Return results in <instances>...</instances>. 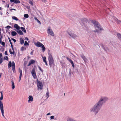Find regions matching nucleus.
<instances>
[{"label": "nucleus", "instance_id": "nucleus-1", "mask_svg": "<svg viewBox=\"0 0 121 121\" xmlns=\"http://www.w3.org/2000/svg\"><path fill=\"white\" fill-rule=\"evenodd\" d=\"M101 107L97 103L90 109V112L94 113L96 115L99 112Z\"/></svg>", "mask_w": 121, "mask_h": 121}, {"label": "nucleus", "instance_id": "nucleus-2", "mask_svg": "<svg viewBox=\"0 0 121 121\" xmlns=\"http://www.w3.org/2000/svg\"><path fill=\"white\" fill-rule=\"evenodd\" d=\"M108 99V97L106 96H101L100 98L97 103L102 107L103 104L105 103Z\"/></svg>", "mask_w": 121, "mask_h": 121}, {"label": "nucleus", "instance_id": "nucleus-3", "mask_svg": "<svg viewBox=\"0 0 121 121\" xmlns=\"http://www.w3.org/2000/svg\"><path fill=\"white\" fill-rule=\"evenodd\" d=\"M94 26L96 29L95 32H98L99 30H103L101 26L98 22L94 21L93 22Z\"/></svg>", "mask_w": 121, "mask_h": 121}, {"label": "nucleus", "instance_id": "nucleus-4", "mask_svg": "<svg viewBox=\"0 0 121 121\" xmlns=\"http://www.w3.org/2000/svg\"><path fill=\"white\" fill-rule=\"evenodd\" d=\"M48 60L50 66H52L54 63V60L52 56L50 54H49Z\"/></svg>", "mask_w": 121, "mask_h": 121}, {"label": "nucleus", "instance_id": "nucleus-5", "mask_svg": "<svg viewBox=\"0 0 121 121\" xmlns=\"http://www.w3.org/2000/svg\"><path fill=\"white\" fill-rule=\"evenodd\" d=\"M37 84L38 88L39 89L42 90L43 88V85L42 82L38 80L37 81Z\"/></svg>", "mask_w": 121, "mask_h": 121}, {"label": "nucleus", "instance_id": "nucleus-6", "mask_svg": "<svg viewBox=\"0 0 121 121\" xmlns=\"http://www.w3.org/2000/svg\"><path fill=\"white\" fill-rule=\"evenodd\" d=\"M68 34L69 35V37L70 38L75 39L78 37V36L73 32H69Z\"/></svg>", "mask_w": 121, "mask_h": 121}, {"label": "nucleus", "instance_id": "nucleus-7", "mask_svg": "<svg viewBox=\"0 0 121 121\" xmlns=\"http://www.w3.org/2000/svg\"><path fill=\"white\" fill-rule=\"evenodd\" d=\"M47 33L52 36L54 35V34L50 27H49L47 30Z\"/></svg>", "mask_w": 121, "mask_h": 121}, {"label": "nucleus", "instance_id": "nucleus-8", "mask_svg": "<svg viewBox=\"0 0 121 121\" xmlns=\"http://www.w3.org/2000/svg\"><path fill=\"white\" fill-rule=\"evenodd\" d=\"M31 73L33 78L35 79H36L37 78V76L35 69L34 68L32 69V71L31 72Z\"/></svg>", "mask_w": 121, "mask_h": 121}, {"label": "nucleus", "instance_id": "nucleus-9", "mask_svg": "<svg viewBox=\"0 0 121 121\" xmlns=\"http://www.w3.org/2000/svg\"><path fill=\"white\" fill-rule=\"evenodd\" d=\"M34 44L37 47H41L43 45V44L39 42L37 43H35Z\"/></svg>", "mask_w": 121, "mask_h": 121}, {"label": "nucleus", "instance_id": "nucleus-10", "mask_svg": "<svg viewBox=\"0 0 121 121\" xmlns=\"http://www.w3.org/2000/svg\"><path fill=\"white\" fill-rule=\"evenodd\" d=\"M0 108L1 111H4V107L2 101H0Z\"/></svg>", "mask_w": 121, "mask_h": 121}, {"label": "nucleus", "instance_id": "nucleus-11", "mask_svg": "<svg viewBox=\"0 0 121 121\" xmlns=\"http://www.w3.org/2000/svg\"><path fill=\"white\" fill-rule=\"evenodd\" d=\"M11 3L13 2L15 4L19 3L20 1L19 0H10Z\"/></svg>", "mask_w": 121, "mask_h": 121}, {"label": "nucleus", "instance_id": "nucleus-12", "mask_svg": "<svg viewBox=\"0 0 121 121\" xmlns=\"http://www.w3.org/2000/svg\"><path fill=\"white\" fill-rule=\"evenodd\" d=\"M28 98L29 99L28 100V102H32L33 101V99L32 96L30 95H29L28 97Z\"/></svg>", "mask_w": 121, "mask_h": 121}, {"label": "nucleus", "instance_id": "nucleus-13", "mask_svg": "<svg viewBox=\"0 0 121 121\" xmlns=\"http://www.w3.org/2000/svg\"><path fill=\"white\" fill-rule=\"evenodd\" d=\"M12 70L14 72L15 70V64L14 62L13 61L12 62Z\"/></svg>", "mask_w": 121, "mask_h": 121}, {"label": "nucleus", "instance_id": "nucleus-14", "mask_svg": "<svg viewBox=\"0 0 121 121\" xmlns=\"http://www.w3.org/2000/svg\"><path fill=\"white\" fill-rule=\"evenodd\" d=\"M19 72L20 73L19 77V81H20L21 80L22 76V70L20 69H19Z\"/></svg>", "mask_w": 121, "mask_h": 121}, {"label": "nucleus", "instance_id": "nucleus-15", "mask_svg": "<svg viewBox=\"0 0 121 121\" xmlns=\"http://www.w3.org/2000/svg\"><path fill=\"white\" fill-rule=\"evenodd\" d=\"M14 27L15 28H16L17 30H19L20 28L19 26L17 24H14Z\"/></svg>", "mask_w": 121, "mask_h": 121}, {"label": "nucleus", "instance_id": "nucleus-16", "mask_svg": "<svg viewBox=\"0 0 121 121\" xmlns=\"http://www.w3.org/2000/svg\"><path fill=\"white\" fill-rule=\"evenodd\" d=\"M35 62V61L34 60H32L30 61L29 62V64L28 66H29L31 64H32Z\"/></svg>", "mask_w": 121, "mask_h": 121}, {"label": "nucleus", "instance_id": "nucleus-17", "mask_svg": "<svg viewBox=\"0 0 121 121\" xmlns=\"http://www.w3.org/2000/svg\"><path fill=\"white\" fill-rule=\"evenodd\" d=\"M42 57L43 58V61L45 63L46 65H47L48 64L47 62L46 61V57L45 56L43 57V56H42Z\"/></svg>", "mask_w": 121, "mask_h": 121}, {"label": "nucleus", "instance_id": "nucleus-18", "mask_svg": "<svg viewBox=\"0 0 121 121\" xmlns=\"http://www.w3.org/2000/svg\"><path fill=\"white\" fill-rule=\"evenodd\" d=\"M24 42V39L22 38H20V42L21 44H23Z\"/></svg>", "mask_w": 121, "mask_h": 121}, {"label": "nucleus", "instance_id": "nucleus-19", "mask_svg": "<svg viewBox=\"0 0 121 121\" xmlns=\"http://www.w3.org/2000/svg\"><path fill=\"white\" fill-rule=\"evenodd\" d=\"M81 56L85 62H86L87 61V59L84 55H82Z\"/></svg>", "mask_w": 121, "mask_h": 121}, {"label": "nucleus", "instance_id": "nucleus-20", "mask_svg": "<svg viewBox=\"0 0 121 121\" xmlns=\"http://www.w3.org/2000/svg\"><path fill=\"white\" fill-rule=\"evenodd\" d=\"M114 19L117 23L119 24H121V21L118 20L115 17H114Z\"/></svg>", "mask_w": 121, "mask_h": 121}, {"label": "nucleus", "instance_id": "nucleus-21", "mask_svg": "<svg viewBox=\"0 0 121 121\" xmlns=\"http://www.w3.org/2000/svg\"><path fill=\"white\" fill-rule=\"evenodd\" d=\"M11 34L13 36H15L17 34V33L15 31H13L11 32Z\"/></svg>", "mask_w": 121, "mask_h": 121}, {"label": "nucleus", "instance_id": "nucleus-22", "mask_svg": "<svg viewBox=\"0 0 121 121\" xmlns=\"http://www.w3.org/2000/svg\"><path fill=\"white\" fill-rule=\"evenodd\" d=\"M12 18L13 19L17 21L18 20V19L17 18V17L15 16H13L12 17Z\"/></svg>", "mask_w": 121, "mask_h": 121}, {"label": "nucleus", "instance_id": "nucleus-23", "mask_svg": "<svg viewBox=\"0 0 121 121\" xmlns=\"http://www.w3.org/2000/svg\"><path fill=\"white\" fill-rule=\"evenodd\" d=\"M12 82V89H14L15 88V85L14 84V83L13 81L12 80L11 81Z\"/></svg>", "mask_w": 121, "mask_h": 121}, {"label": "nucleus", "instance_id": "nucleus-24", "mask_svg": "<svg viewBox=\"0 0 121 121\" xmlns=\"http://www.w3.org/2000/svg\"><path fill=\"white\" fill-rule=\"evenodd\" d=\"M12 63L11 61H10L8 64V66L9 68H10L12 66Z\"/></svg>", "mask_w": 121, "mask_h": 121}, {"label": "nucleus", "instance_id": "nucleus-25", "mask_svg": "<svg viewBox=\"0 0 121 121\" xmlns=\"http://www.w3.org/2000/svg\"><path fill=\"white\" fill-rule=\"evenodd\" d=\"M20 28L24 32V33H26V30L24 28L22 27H21Z\"/></svg>", "mask_w": 121, "mask_h": 121}, {"label": "nucleus", "instance_id": "nucleus-26", "mask_svg": "<svg viewBox=\"0 0 121 121\" xmlns=\"http://www.w3.org/2000/svg\"><path fill=\"white\" fill-rule=\"evenodd\" d=\"M17 32L19 34L21 35H23V33L22 32L21 30H19L17 31Z\"/></svg>", "mask_w": 121, "mask_h": 121}, {"label": "nucleus", "instance_id": "nucleus-27", "mask_svg": "<svg viewBox=\"0 0 121 121\" xmlns=\"http://www.w3.org/2000/svg\"><path fill=\"white\" fill-rule=\"evenodd\" d=\"M41 48L43 52H44L45 50V48L44 45H43L42 46Z\"/></svg>", "mask_w": 121, "mask_h": 121}, {"label": "nucleus", "instance_id": "nucleus-28", "mask_svg": "<svg viewBox=\"0 0 121 121\" xmlns=\"http://www.w3.org/2000/svg\"><path fill=\"white\" fill-rule=\"evenodd\" d=\"M117 35L118 39H121V35L120 34H118Z\"/></svg>", "mask_w": 121, "mask_h": 121}, {"label": "nucleus", "instance_id": "nucleus-29", "mask_svg": "<svg viewBox=\"0 0 121 121\" xmlns=\"http://www.w3.org/2000/svg\"><path fill=\"white\" fill-rule=\"evenodd\" d=\"M73 119L71 118H69L67 119V121H73Z\"/></svg>", "mask_w": 121, "mask_h": 121}, {"label": "nucleus", "instance_id": "nucleus-30", "mask_svg": "<svg viewBox=\"0 0 121 121\" xmlns=\"http://www.w3.org/2000/svg\"><path fill=\"white\" fill-rule=\"evenodd\" d=\"M49 96V93L47 91L46 94V97L48 98Z\"/></svg>", "mask_w": 121, "mask_h": 121}, {"label": "nucleus", "instance_id": "nucleus-31", "mask_svg": "<svg viewBox=\"0 0 121 121\" xmlns=\"http://www.w3.org/2000/svg\"><path fill=\"white\" fill-rule=\"evenodd\" d=\"M24 17L26 18H27L29 17V15L27 14H25L24 15Z\"/></svg>", "mask_w": 121, "mask_h": 121}, {"label": "nucleus", "instance_id": "nucleus-32", "mask_svg": "<svg viewBox=\"0 0 121 121\" xmlns=\"http://www.w3.org/2000/svg\"><path fill=\"white\" fill-rule=\"evenodd\" d=\"M34 19H35V20H36V21H37L39 23H40V24H41V23H40V21H39V20L38 19H37V18L36 17H35L34 18Z\"/></svg>", "mask_w": 121, "mask_h": 121}, {"label": "nucleus", "instance_id": "nucleus-33", "mask_svg": "<svg viewBox=\"0 0 121 121\" xmlns=\"http://www.w3.org/2000/svg\"><path fill=\"white\" fill-rule=\"evenodd\" d=\"M29 44L27 43V42L26 41H25V42L24 44V45L26 46L27 45H29Z\"/></svg>", "mask_w": 121, "mask_h": 121}, {"label": "nucleus", "instance_id": "nucleus-34", "mask_svg": "<svg viewBox=\"0 0 121 121\" xmlns=\"http://www.w3.org/2000/svg\"><path fill=\"white\" fill-rule=\"evenodd\" d=\"M70 62L72 64V67H74V63L73 62V61H72Z\"/></svg>", "mask_w": 121, "mask_h": 121}, {"label": "nucleus", "instance_id": "nucleus-35", "mask_svg": "<svg viewBox=\"0 0 121 121\" xmlns=\"http://www.w3.org/2000/svg\"><path fill=\"white\" fill-rule=\"evenodd\" d=\"M9 42H10V43L11 44V45L12 48H13V45L12 44L11 41V40H10V38H9Z\"/></svg>", "mask_w": 121, "mask_h": 121}, {"label": "nucleus", "instance_id": "nucleus-36", "mask_svg": "<svg viewBox=\"0 0 121 121\" xmlns=\"http://www.w3.org/2000/svg\"><path fill=\"white\" fill-rule=\"evenodd\" d=\"M29 3L31 4L32 5H33V4L32 2L30 0L29 2Z\"/></svg>", "mask_w": 121, "mask_h": 121}, {"label": "nucleus", "instance_id": "nucleus-37", "mask_svg": "<svg viewBox=\"0 0 121 121\" xmlns=\"http://www.w3.org/2000/svg\"><path fill=\"white\" fill-rule=\"evenodd\" d=\"M26 49V48L23 47H21V50L22 51H23L25 50Z\"/></svg>", "mask_w": 121, "mask_h": 121}, {"label": "nucleus", "instance_id": "nucleus-38", "mask_svg": "<svg viewBox=\"0 0 121 121\" xmlns=\"http://www.w3.org/2000/svg\"><path fill=\"white\" fill-rule=\"evenodd\" d=\"M0 44H1L2 45L4 46L5 45V43L4 42H1V43Z\"/></svg>", "mask_w": 121, "mask_h": 121}, {"label": "nucleus", "instance_id": "nucleus-39", "mask_svg": "<svg viewBox=\"0 0 121 121\" xmlns=\"http://www.w3.org/2000/svg\"><path fill=\"white\" fill-rule=\"evenodd\" d=\"M68 60V61H69L70 62H71L72 61L69 58L67 57L66 58Z\"/></svg>", "mask_w": 121, "mask_h": 121}, {"label": "nucleus", "instance_id": "nucleus-40", "mask_svg": "<svg viewBox=\"0 0 121 121\" xmlns=\"http://www.w3.org/2000/svg\"><path fill=\"white\" fill-rule=\"evenodd\" d=\"M3 61V59L2 58H0V64L2 63Z\"/></svg>", "mask_w": 121, "mask_h": 121}, {"label": "nucleus", "instance_id": "nucleus-41", "mask_svg": "<svg viewBox=\"0 0 121 121\" xmlns=\"http://www.w3.org/2000/svg\"><path fill=\"white\" fill-rule=\"evenodd\" d=\"M54 117L53 116H52L50 117V120L53 119H54Z\"/></svg>", "mask_w": 121, "mask_h": 121}, {"label": "nucleus", "instance_id": "nucleus-42", "mask_svg": "<svg viewBox=\"0 0 121 121\" xmlns=\"http://www.w3.org/2000/svg\"><path fill=\"white\" fill-rule=\"evenodd\" d=\"M8 58L7 56H5L4 57V59L5 60H8Z\"/></svg>", "mask_w": 121, "mask_h": 121}, {"label": "nucleus", "instance_id": "nucleus-43", "mask_svg": "<svg viewBox=\"0 0 121 121\" xmlns=\"http://www.w3.org/2000/svg\"><path fill=\"white\" fill-rule=\"evenodd\" d=\"M9 52L11 54H13V52L11 51V50L10 49H9Z\"/></svg>", "mask_w": 121, "mask_h": 121}, {"label": "nucleus", "instance_id": "nucleus-44", "mask_svg": "<svg viewBox=\"0 0 121 121\" xmlns=\"http://www.w3.org/2000/svg\"><path fill=\"white\" fill-rule=\"evenodd\" d=\"M6 28L7 29H9L11 28V27L9 26H7L6 27Z\"/></svg>", "mask_w": 121, "mask_h": 121}, {"label": "nucleus", "instance_id": "nucleus-45", "mask_svg": "<svg viewBox=\"0 0 121 121\" xmlns=\"http://www.w3.org/2000/svg\"><path fill=\"white\" fill-rule=\"evenodd\" d=\"M1 111V113H2V115L4 117H5L4 115V111Z\"/></svg>", "mask_w": 121, "mask_h": 121}, {"label": "nucleus", "instance_id": "nucleus-46", "mask_svg": "<svg viewBox=\"0 0 121 121\" xmlns=\"http://www.w3.org/2000/svg\"><path fill=\"white\" fill-rule=\"evenodd\" d=\"M11 39L13 40L14 43H15L16 42V40L12 38Z\"/></svg>", "mask_w": 121, "mask_h": 121}, {"label": "nucleus", "instance_id": "nucleus-47", "mask_svg": "<svg viewBox=\"0 0 121 121\" xmlns=\"http://www.w3.org/2000/svg\"><path fill=\"white\" fill-rule=\"evenodd\" d=\"M4 54L5 55H8V54L7 53V51H6L5 52Z\"/></svg>", "mask_w": 121, "mask_h": 121}, {"label": "nucleus", "instance_id": "nucleus-48", "mask_svg": "<svg viewBox=\"0 0 121 121\" xmlns=\"http://www.w3.org/2000/svg\"><path fill=\"white\" fill-rule=\"evenodd\" d=\"M3 96H1V97L0 98V100H2L3 99Z\"/></svg>", "mask_w": 121, "mask_h": 121}, {"label": "nucleus", "instance_id": "nucleus-49", "mask_svg": "<svg viewBox=\"0 0 121 121\" xmlns=\"http://www.w3.org/2000/svg\"><path fill=\"white\" fill-rule=\"evenodd\" d=\"M25 40H28L29 39L28 38L25 37Z\"/></svg>", "mask_w": 121, "mask_h": 121}, {"label": "nucleus", "instance_id": "nucleus-50", "mask_svg": "<svg viewBox=\"0 0 121 121\" xmlns=\"http://www.w3.org/2000/svg\"><path fill=\"white\" fill-rule=\"evenodd\" d=\"M2 55L1 53H0V58H1L2 56Z\"/></svg>", "mask_w": 121, "mask_h": 121}, {"label": "nucleus", "instance_id": "nucleus-51", "mask_svg": "<svg viewBox=\"0 0 121 121\" xmlns=\"http://www.w3.org/2000/svg\"><path fill=\"white\" fill-rule=\"evenodd\" d=\"M39 69H40V70H41V71H42V70L41 69V68L40 67H39Z\"/></svg>", "mask_w": 121, "mask_h": 121}, {"label": "nucleus", "instance_id": "nucleus-52", "mask_svg": "<svg viewBox=\"0 0 121 121\" xmlns=\"http://www.w3.org/2000/svg\"><path fill=\"white\" fill-rule=\"evenodd\" d=\"M50 115V113H48L47 114V115L48 116Z\"/></svg>", "mask_w": 121, "mask_h": 121}, {"label": "nucleus", "instance_id": "nucleus-53", "mask_svg": "<svg viewBox=\"0 0 121 121\" xmlns=\"http://www.w3.org/2000/svg\"><path fill=\"white\" fill-rule=\"evenodd\" d=\"M0 93L1 94V96H3L2 92L1 91L0 92Z\"/></svg>", "mask_w": 121, "mask_h": 121}, {"label": "nucleus", "instance_id": "nucleus-54", "mask_svg": "<svg viewBox=\"0 0 121 121\" xmlns=\"http://www.w3.org/2000/svg\"><path fill=\"white\" fill-rule=\"evenodd\" d=\"M14 10L15 11H16V10L15 9H11L10 10Z\"/></svg>", "mask_w": 121, "mask_h": 121}, {"label": "nucleus", "instance_id": "nucleus-55", "mask_svg": "<svg viewBox=\"0 0 121 121\" xmlns=\"http://www.w3.org/2000/svg\"><path fill=\"white\" fill-rule=\"evenodd\" d=\"M43 2H44L45 3H46V0H44L43 1Z\"/></svg>", "mask_w": 121, "mask_h": 121}, {"label": "nucleus", "instance_id": "nucleus-56", "mask_svg": "<svg viewBox=\"0 0 121 121\" xmlns=\"http://www.w3.org/2000/svg\"><path fill=\"white\" fill-rule=\"evenodd\" d=\"M2 42V39H0V43H1Z\"/></svg>", "mask_w": 121, "mask_h": 121}, {"label": "nucleus", "instance_id": "nucleus-57", "mask_svg": "<svg viewBox=\"0 0 121 121\" xmlns=\"http://www.w3.org/2000/svg\"><path fill=\"white\" fill-rule=\"evenodd\" d=\"M7 7L8 8H9V4H8Z\"/></svg>", "mask_w": 121, "mask_h": 121}, {"label": "nucleus", "instance_id": "nucleus-58", "mask_svg": "<svg viewBox=\"0 0 121 121\" xmlns=\"http://www.w3.org/2000/svg\"><path fill=\"white\" fill-rule=\"evenodd\" d=\"M1 73H0V78L1 77Z\"/></svg>", "mask_w": 121, "mask_h": 121}, {"label": "nucleus", "instance_id": "nucleus-59", "mask_svg": "<svg viewBox=\"0 0 121 121\" xmlns=\"http://www.w3.org/2000/svg\"><path fill=\"white\" fill-rule=\"evenodd\" d=\"M73 121H76L74 119H73Z\"/></svg>", "mask_w": 121, "mask_h": 121}, {"label": "nucleus", "instance_id": "nucleus-60", "mask_svg": "<svg viewBox=\"0 0 121 121\" xmlns=\"http://www.w3.org/2000/svg\"><path fill=\"white\" fill-rule=\"evenodd\" d=\"M2 37H3L2 36H1V38H0V39H2Z\"/></svg>", "mask_w": 121, "mask_h": 121}, {"label": "nucleus", "instance_id": "nucleus-61", "mask_svg": "<svg viewBox=\"0 0 121 121\" xmlns=\"http://www.w3.org/2000/svg\"><path fill=\"white\" fill-rule=\"evenodd\" d=\"M2 9H1V7H0V10H1Z\"/></svg>", "mask_w": 121, "mask_h": 121}, {"label": "nucleus", "instance_id": "nucleus-62", "mask_svg": "<svg viewBox=\"0 0 121 121\" xmlns=\"http://www.w3.org/2000/svg\"><path fill=\"white\" fill-rule=\"evenodd\" d=\"M30 54H31V55H32V54H33V52H31V53H30Z\"/></svg>", "mask_w": 121, "mask_h": 121}, {"label": "nucleus", "instance_id": "nucleus-63", "mask_svg": "<svg viewBox=\"0 0 121 121\" xmlns=\"http://www.w3.org/2000/svg\"><path fill=\"white\" fill-rule=\"evenodd\" d=\"M0 34H1V33L0 31Z\"/></svg>", "mask_w": 121, "mask_h": 121}]
</instances>
